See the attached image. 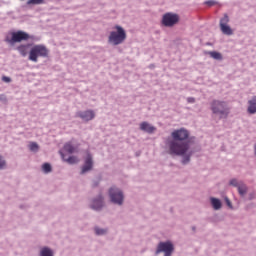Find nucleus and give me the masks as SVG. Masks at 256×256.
<instances>
[{"instance_id":"nucleus-1","label":"nucleus","mask_w":256,"mask_h":256,"mask_svg":"<svg viewBox=\"0 0 256 256\" xmlns=\"http://www.w3.org/2000/svg\"><path fill=\"white\" fill-rule=\"evenodd\" d=\"M171 137L173 140L168 143L170 155L183 157L189 151V143L185 142L189 139V131L183 128L174 130Z\"/></svg>"},{"instance_id":"nucleus-2","label":"nucleus","mask_w":256,"mask_h":256,"mask_svg":"<svg viewBox=\"0 0 256 256\" xmlns=\"http://www.w3.org/2000/svg\"><path fill=\"white\" fill-rule=\"evenodd\" d=\"M210 109L213 115L219 116V119H227L231 113V107L225 101L213 100L210 103Z\"/></svg>"},{"instance_id":"nucleus-3","label":"nucleus","mask_w":256,"mask_h":256,"mask_svg":"<svg viewBox=\"0 0 256 256\" xmlns=\"http://www.w3.org/2000/svg\"><path fill=\"white\" fill-rule=\"evenodd\" d=\"M49 55V50L44 45H35L31 48L29 52V61H33V63H37L39 61V57H47Z\"/></svg>"},{"instance_id":"nucleus-4","label":"nucleus","mask_w":256,"mask_h":256,"mask_svg":"<svg viewBox=\"0 0 256 256\" xmlns=\"http://www.w3.org/2000/svg\"><path fill=\"white\" fill-rule=\"evenodd\" d=\"M173 251H175L173 243L170 241L160 242L156 250V255H159V253H164V256H171L173 255Z\"/></svg>"},{"instance_id":"nucleus-5","label":"nucleus","mask_w":256,"mask_h":256,"mask_svg":"<svg viewBox=\"0 0 256 256\" xmlns=\"http://www.w3.org/2000/svg\"><path fill=\"white\" fill-rule=\"evenodd\" d=\"M179 23V15L173 13H166L162 18V25L164 27H173Z\"/></svg>"},{"instance_id":"nucleus-6","label":"nucleus","mask_w":256,"mask_h":256,"mask_svg":"<svg viewBox=\"0 0 256 256\" xmlns=\"http://www.w3.org/2000/svg\"><path fill=\"white\" fill-rule=\"evenodd\" d=\"M109 195L112 203L123 205V192L118 188L112 187L109 190Z\"/></svg>"},{"instance_id":"nucleus-7","label":"nucleus","mask_w":256,"mask_h":256,"mask_svg":"<svg viewBox=\"0 0 256 256\" xmlns=\"http://www.w3.org/2000/svg\"><path fill=\"white\" fill-rule=\"evenodd\" d=\"M124 39H127V34L125 33H112L109 37V43L112 45H119L123 43Z\"/></svg>"},{"instance_id":"nucleus-8","label":"nucleus","mask_w":256,"mask_h":256,"mask_svg":"<svg viewBox=\"0 0 256 256\" xmlns=\"http://www.w3.org/2000/svg\"><path fill=\"white\" fill-rule=\"evenodd\" d=\"M91 169H93V156H91V154L88 153L85 157V162L82 167L81 174L83 175L88 171H91Z\"/></svg>"},{"instance_id":"nucleus-9","label":"nucleus","mask_w":256,"mask_h":256,"mask_svg":"<svg viewBox=\"0 0 256 256\" xmlns=\"http://www.w3.org/2000/svg\"><path fill=\"white\" fill-rule=\"evenodd\" d=\"M220 29L222 33H231V27H229V15L224 14L220 19Z\"/></svg>"},{"instance_id":"nucleus-10","label":"nucleus","mask_w":256,"mask_h":256,"mask_svg":"<svg viewBox=\"0 0 256 256\" xmlns=\"http://www.w3.org/2000/svg\"><path fill=\"white\" fill-rule=\"evenodd\" d=\"M78 117H80V119H83V121H91L95 119V112H93V110L79 112Z\"/></svg>"},{"instance_id":"nucleus-11","label":"nucleus","mask_w":256,"mask_h":256,"mask_svg":"<svg viewBox=\"0 0 256 256\" xmlns=\"http://www.w3.org/2000/svg\"><path fill=\"white\" fill-rule=\"evenodd\" d=\"M25 39H29V34L17 33V34H13L12 39L8 40V41H9V43H19Z\"/></svg>"},{"instance_id":"nucleus-12","label":"nucleus","mask_w":256,"mask_h":256,"mask_svg":"<svg viewBox=\"0 0 256 256\" xmlns=\"http://www.w3.org/2000/svg\"><path fill=\"white\" fill-rule=\"evenodd\" d=\"M247 111L250 115H255V113H256V96L252 97V99L248 101Z\"/></svg>"},{"instance_id":"nucleus-13","label":"nucleus","mask_w":256,"mask_h":256,"mask_svg":"<svg viewBox=\"0 0 256 256\" xmlns=\"http://www.w3.org/2000/svg\"><path fill=\"white\" fill-rule=\"evenodd\" d=\"M140 129L141 131H145L146 133H154L156 128L147 122H142L140 124Z\"/></svg>"},{"instance_id":"nucleus-14","label":"nucleus","mask_w":256,"mask_h":256,"mask_svg":"<svg viewBox=\"0 0 256 256\" xmlns=\"http://www.w3.org/2000/svg\"><path fill=\"white\" fill-rule=\"evenodd\" d=\"M101 207H103V197L99 196L97 200L93 201L92 209H94L95 211H99Z\"/></svg>"},{"instance_id":"nucleus-15","label":"nucleus","mask_w":256,"mask_h":256,"mask_svg":"<svg viewBox=\"0 0 256 256\" xmlns=\"http://www.w3.org/2000/svg\"><path fill=\"white\" fill-rule=\"evenodd\" d=\"M61 157L66 163H69V165H75V163H79V158L76 156H70L69 158L65 159V154L61 153Z\"/></svg>"},{"instance_id":"nucleus-16","label":"nucleus","mask_w":256,"mask_h":256,"mask_svg":"<svg viewBox=\"0 0 256 256\" xmlns=\"http://www.w3.org/2000/svg\"><path fill=\"white\" fill-rule=\"evenodd\" d=\"M28 47L29 45H21L17 48L22 57H27V53H29Z\"/></svg>"},{"instance_id":"nucleus-17","label":"nucleus","mask_w":256,"mask_h":256,"mask_svg":"<svg viewBox=\"0 0 256 256\" xmlns=\"http://www.w3.org/2000/svg\"><path fill=\"white\" fill-rule=\"evenodd\" d=\"M211 203L215 211H219V209H221V200L217 198H211Z\"/></svg>"},{"instance_id":"nucleus-18","label":"nucleus","mask_w":256,"mask_h":256,"mask_svg":"<svg viewBox=\"0 0 256 256\" xmlns=\"http://www.w3.org/2000/svg\"><path fill=\"white\" fill-rule=\"evenodd\" d=\"M207 54L210 55L212 59H216L217 61H221V59H223V55H221V53L216 51H210V52H207Z\"/></svg>"},{"instance_id":"nucleus-19","label":"nucleus","mask_w":256,"mask_h":256,"mask_svg":"<svg viewBox=\"0 0 256 256\" xmlns=\"http://www.w3.org/2000/svg\"><path fill=\"white\" fill-rule=\"evenodd\" d=\"M64 151H66V153H75V147H73V144H71V142H68L64 145Z\"/></svg>"},{"instance_id":"nucleus-20","label":"nucleus","mask_w":256,"mask_h":256,"mask_svg":"<svg viewBox=\"0 0 256 256\" xmlns=\"http://www.w3.org/2000/svg\"><path fill=\"white\" fill-rule=\"evenodd\" d=\"M40 256H53V251L47 247L42 248Z\"/></svg>"},{"instance_id":"nucleus-21","label":"nucleus","mask_w":256,"mask_h":256,"mask_svg":"<svg viewBox=\"0 0 256 256\" xmlns=\"http://www.w3.org/2000/svg\"><path fill=\"white\" fill-rule=\"evenodd\" d=\"M45 0H28L27 5H43Z\"/></svg>"},{"instance_id":"nucleus-22","label":"nucleus","mask_w":256,"mask_h":256,"mask_svg":"<svg viewBox=\"0 0 256 256\" xmlns=\"http://www.w3.org/2000/svg\"><path fill=\"white\" fill-rule=\"evenodd\" d=\"M42 171H44V173H51V171H52L51 164L44 163L42 165Z\"/></svg>"},{"instance_id":"nucleus-23","label":"nucleus","mask_w":256,"mask_h":256,"mask_svg":"<svg viewBox=\"0 0 256 256\" xmlns=\"http://www.w3.org/2000/svg\"><path fill=\"white\" fill-rule=\"evenodd\" d=\"M30 151H39V145L35 142L30 143L29 145Z\"/></svg>"},{"instance_id":"nucleus-24","label":"nucleus","mask_w":256,"mask_h":256,"mask_svg":"<svg viewBox=\"0 0 256 256\" xmlns=\"http://www.w3.org/2000/svg\"><path fill=\"white\" fill-rule=\"evenodd\" d=\"M238 193H240L241 195H245V193H247V186L245 185L238 186Z\"/></svg>"},{"instance_id":"nucleus-25","label":"nucleus","mask_w":256,"mask_h":256,"mask_svg":"<svg viewBox=\"0 0 256 256\" xmlns=\"http://www.w3.org/2000/svg\"><path fill=\"white\" fill-rule=\"evenodd\" d=\"M95 233H96V235H105L107 233V230L95 228Z\"/></svg>"},{"instance_id":"nucleus-26","label":"nucleus","mask_w":256,"mask_h":256,"mask_svg":"<svg viewBox=\"0 0 256 256\" xmlns=\"http://www.w3.org/2000/svg\"><path fill=\"white\" fill-rule=\"evenodd\" d=\"M190 157H191V154L183 158L182 160L183 165H187V163H189Z\"/></svg>"},{"instance_id":"nucleus-27","label":"nucleus","mask_w":256,"mask_h":256,"mask_svg":"<svg viewBox=\"0 0 256 256\" xmlns=\"http://www.w3.org/2000/svg\"><path fill=\"white\" fill-rule=\"evenodd\" d=\"M5 165L6 163L3 159V156H0V169H5Z\"/></svg>"},{"instance_id":"nucleus-28","label":"nucleus","mask_w":256,"mask_h":256,"mask_svg":"<svg viewBox=\"0 0 256 256\" xmlns=\"http://www.w3.org/2000/svg\"><path fill=\"white\" fill-rule=\"evenodd\" d=\"M2 81H4V83H11V78H9L7 76H3Z\"/></svg>"},{"instance_id":"nucleus-29","label":"nucleus","mask_w":256,"mask_h":256,"mask_svg":"<svg viewBox=\"0 0 256 256\" xmlns=\"http://www.w3.org/2000/svg\"><path fill=\"white\" fill-rule=\"evenodd\" d=\"M117 33H125V30L121 26H116Z\"/></svg>"},{"instance_id":"nucleus-30","label":"nucleus","mask_w":256,"mask_h":256,"mask_svg":"<svg viewBox=\"0 0 256 256\" xmlns=\"http://www.w3.org/2000/svg\"><path fill=\"white\" fill-rule=\"evenodd\" d=\"M188 103H195V98L189 97L187 98Z\"/></svg>"},{"instance_id":"nucleus-31","label":"nucleus","mask_w":256,"mask_h":256,"mask_svg":"<svg viewBox=\"0 0 256 256\" xmlns=\"http://www.w3.org/2000/svg\"><path fill=\"white\" fill-rule=\"evenodd\" d=\"M230 185H233L234 187H237V180H231Z\"/></svg>"},{"instance_id":"nucleus-32","label":"nucleus","mask_w":256,"mask_h":256,"mask_svg":"<svg viewBox=\"0 0 256 256\" xmlns=\"http://www.w3.org/2000/svg\"><path fill=\"white\" fill-rule=\"evenodd\" d=\"M206 5H209V6L211 7V6L215 5V2H213V1H207V2H206Z\"/></svg>"},{"instance_id":"nucleus-33","label":"nucleus","mask_w":256,"mask_h":256,"mask_svg":"<svg viewBox=\"0 0 256 256\" xmlns=\"http://www.w3.org/2000/svg\"><path fill=\"white\" fill-rule=\"evenodd\" d=\"M225 201L228 207H231V201L229 200V198H225Z\"/></svg>"},{"instance_id":"nucleus-34","label":"nucleus","mask_w":256,"mask_h":256,"mask_svg":"<svg viewBox=\"0 0 256 256\" xmlns=\"http://www.w3.org/2000/svg\"><path fill=\"white\" fill-rule=\"evenodd\" d=\"M0 99H1V101H3V99H5V96H4V95H1V96H0Z\"/></svg>"},{"instance_id":"nucleus-35","label":"nucleus","mask_w":256,"mask_h":256,"mask_svg":"<svg viewBox=\"0 0 256 256\" xmlns=\"http://www.w3.org/2000/svg\"><path fill=\"white\" fill-rule=\"evenodd\" d=\"M254 149H255V155H256V145H255Z\"/></svg>"},{"instance_id":"nucleus-36","label":"nucleus","mask_w":256,"mask_h":256,"mask_svg":"<svg viewBox=\"0 0 256 256\" xmlns=\"http://www.w3.org/2000/svg\"><path fill=\"white\" fill-rule=\"evenodd\" d=\"M18 33H23V31H18Z\"/></svg>"}]
</instances>
